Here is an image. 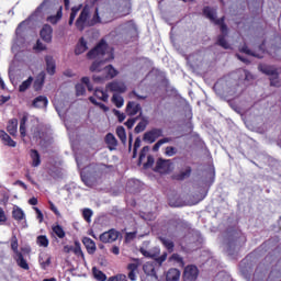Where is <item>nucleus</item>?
Returning a JSON list of instances; mask_svg holds the SVG:
<instances>
[{"mask_svg": "<svg viewBox=\"0 0 281 281\" xmlns=\"http://www.w3.org/2000/svg\"><path fill=\"white\" fill-rule=\"evenodd\" d=\"M203 14L211 21V23L220 25V30L222 34H224L218 36L217 45L224 49H229V43H227V40H225V36H227V25H225V18L216 19V10L210 7H205L203 9Z\"/></svg>", "mask_w": 281, "mask_h": 281, "instance_id": "1", "label": "nucleus"}, {"mask_svg": "<svg viewBox=\"0 0 281 281\" xmlns=\"http://www.w3.org/2000/svg\"><path fill=\"white\" fill-rule=\"evenodd\" d=\"M90 71L103 72V76L94 75L92 77L93 81L98 83H102L104 82V80H110L111 78H115V76H117V71L115 68H113V66L111 65L104 66V60L94 61L90 67Z\"/></svg>", "mask_w": 281, "mask_h": 281, "instance_id": "2", "label": "nucleus"}, {"mask_svg": "<svg viewBox=\"0 0 281 281\" xmlns=\"http://www.w3.org/2000/svg\"><path fill=\"white\" fill-rule=\"evenodd\" d=\"M87 57L90 59L93 58H103V60H113L115 57L113 56V48L109 47L106 42L101 41L93 49H91Z\"/></svg>", "mask_w": 281, "mask_h": 281, "instance_id": "3", "label": "nucleus"}, {"mask_svg": "<svg viewBox=\"0 0 281 281\" xmlns=\"http://www.w3.org/2000/svg\"><path fill=\"white\" fill-rule=\"evenodd\" d=\"M258 69L259 71H261V74L270 77L271 87H280V81L278 80V78H280L281 68L261 64L258 66Z\"/></svg>", "mask_w": 281, "mask_h": 281, "instance_id": "4", "label": "nucleus"}, {"mask_svg": "<svg viewBox=\"0 0 281 281\" xmlns=\"http://www.w3.org/2000/svg\"><path fill=\"white\" fill-rule=\"evenodd\" d=\"M75 25L80 32H82V30L86 27H92V25H95V23H93V16L90 19L89 8L85 7L81 10L77 21L75 22Z\"/></svg>", "mask_w": 281, "mask_h": 281, "instance_id": "5", "label": "nucleus"}, {"mask_svg": "<svg viewBox=\"0 0 281 281\" xmlns=\"http://www.w3.org/2000/svg\"><path fill=\"white\" fill-rule=\"evenodd\" d=\"M113 21V14L111 11L106 8H97L93 14V21L94 25H98V23H111Z\"/></svg>", "mask_w": 281, "mask_h": 281, "instance_id": "6", "label": "nucleus"}, {"mask_svg": "<svg viewBox=\"0 0 281 281\" xmlns=\"http://www.w3.org/2000/svg\"><path fill=\"white\" fill-rule=\"evenodd\" d=\"M121 30L125 38H135V36H137V25H135L133 21L121 25Z\"/></svg>", "mask_w": 281, "mask_h": 281, "instance_id": "7", "label": "nucleus"}, {"mask_svg": "<svg viewBox=\"0 0 281 281\" xmlns=\"http://www.w3.org/2000/svg\"><path fill=\"white\" fill-rule=\"evenodd\" d=\"M164 135V131L160 128H153L144 134L143 139L147 142V144H155L159 137Z\"/></svg>", "mask_w": 281, "mask_h": 281, "instance_id": "8", "label": "nucleus"}, {"mask_svg": "<svg viewBox=\"0 0 281 281\" xmlns=\"http://www.w3.org/2000/svg\"><path fill=\"white\" fill-rule=\"evenodd\" d=\"M117 238H120V232H117L115 228L104 232L99 237L101 243H104V244L115 243V240H117Z\"/></svg>", "mask_w": 281, "mask_h": 281, "instance_id": "9", "label": "nucleus"}, {"mask_svg": "<svg viewBox=\"0 0 281 281\" xmlns=\"http://www.w3.org/2000/svg\"><path fill=\"white\" fill-rule=\"evenodd\" d=\"M155 170L160 175H166L172 170V162L170 160L159 158L156 162Z\"/></svg>", "mask_w": 281, "mask_h": 281, "instance_id": "10", "label": "nucleus"}, {"mask_svg": "<svg viewBox=\"0 0 281 281\" xmlns=\"http://www.w3.org/2000/svg\"><path fill=\"white\" fill-rule=\"evenodd\" d=\"M97 170H98V168L95 167V165H90L81 171V180L88 187H91V175H94V172H97Z\"/></svg>", "mask_w": 281, "mask_h": 281, "instance_id": "11", "label": "nucleus"}, {"mask_svg": "<svg viewBox=\"0 0 281 281\" xmlns=\"http://www.w3.org/2000/svg\"><path fill=\"white\" fill-rule=\"evenodd\" d=\"M105 89L113 93H126V83L124 81H112L106 85Z\"/></svg>", "mask_w": 281, "mask_h": 281, "instance_id": "12", "label": "nucleus"}, {"mask_svg": "<svg viewBox=\"0 0 281 281\" xmlns=\"http://www.w3.org/2000/svg\"><path fill=\"white\" fill-rule=\"evenodd\" d=\"M183 276L184 280L194 281L199 278V268L196 266H187Z\"/></svg>", "mask_w": 281, "mask_h": 281, "instance_id": "13", "label": "nucleus"}, {"mask_svg": "<svg viewBox=\"0 0 281 281\" xmlns=\"http://www.w3.org/2000/svg\"><path fill=\"white\" fill-rule=\"evenodd\" d=\"M12 217L14 221H18V223H21L23 221V227H27V221L25 220V212L23 209L19 206H14L12 210Z\"/></svg>", "mask_w": 281, "mask_h": 281, "instance_id": "14", "label": "nucleus"}, {"mask_svg": "<svg viewBox=\"0 0 281 281\" xmlns=\"http://www.w3.org/2000/svg\"><path fill=\"white\" fill-rule=\"evenodd\" d=\"M54 29L49 24H45L41 30V38L45 41V43H52V34Z\"/></svg>", "mask_w": 281, "mask_h": 281, "instance_id": "15", "label": "nucleus"}, {"mask_svg": "<svg viewBox=\"0 0 281 281\" xmlns=\"http://www.w3.org/2000/svg\"><path fill=\"white\" fill-rule=\"evenodd\" d=\"M239 52H241L243 54H247V56H254V58H262V54H265V48L260 46L259 52H254L247 46H243Z\"/></svg>", "mask_w": 281, "mask_h": 281, "instance_id": "16", "label": "nucleus"}, {"mask_svg": "<svg viewBox=\"0 0 281 281\" xmlns=\"http://www.w3.org/2000/svg\"><path fill=\"white\" fill-rule=\"evenodd\" d=\"M0 139L3 142L4 146H10V148H16V142L5 133V131H0Z\"/></svg>", "mask_w": 281, "mask_h": 281, "instance_id": "17", "label": "nucleus"}, {"mask_svg": "<svg viewBox=\"0 0 281 281\" xmlns=\"http://www.w3.org/2000/svg\"><path fill=\"white\" fill-rule=\"evenodd\" d=\"M46 71L49 74V76H54L56 74V60H54V57L46 56Z\"/></svg>", "mask_w": 281, "mask_h": 281, "instance_id": "18", "label": "nucleus"}, {"mask_svg": "<svg viewBox=\"0 0 281 281\" xmlns=\"http://www.w3.org/2000/svg\"><path fill=\"white\" fill-rule=\"evenodd\" d=\"M14 260L21 269H24V271H30V265L27 263V260L23 257V254L20 252L18 255H14Z\"/></svg>", "mask_w": 281, "mask_h": 281, "instance_id": "19", "label": "nucleus"}, {"mask_svg": "<svg viewBox=\"0 0 281 281\" xmlns=\"http://www.w3.org/2000/svg\"><path fill=\"white\" fill-rule=\"evenodd\" d=\"M105 144L108 145L109 150L117 149V138L112 133L105 135Z\"/></svg>", "mask_w": 281, "mask_h": 281, "instance_id": "20", "label": "nucleus"}, {"mask_svg": "<svg viewBox=\"0 0 281 281\" xmlns=\"http://www.w3.org/2000/svg\"><path fill=\"white\" fill-rule=\"evenodd\" d=\"M7 131L13 137L19 133V121L16 119H11L8 123Z\"/></svg>", "mask_w": 281, "mask_h": 281, "instance_id": "21", "label": "nucleus"}, {"mask_svg": "<svg viewBox=\"0 0 281 281\" xmlns=\"http://www.w3.org/2000/svg\"><path fill=\"white\" fill-rule=\"evenodd\" d=\"M142 111V105L139 103H135L133 101H130L126 105V113L130 115H137Z\"/></svg>", "mask_w": 281, "mask_h": 281, "instance_id": "22", "label": "nucleus"}, {"mask_svg": "<svg viewBox=\"0 0 281 281\" xmlns=\"http://www.w3.org/2000/svg\"><path fill=\"white\" fill-rule=\"evenodd\" d=\"M143 270L144 273H146V276H150L151 278H155L157 280V271L155 270V263L154 262H146L143 266Z\"/></svg>", "mask_w": 281, "mask_h": 281, "instance_id": "23", "label": "nucleus"}, {"mask_svg": "<svg viewBox=\"0 0 281 281\" xmlns=\"http://www.w3.org/2000/svg\"><path fill=\"white\" fill-rule=\"evenodd\" d=\"M30 157H31V166L33 168H38L41 166V154H38V150L31 149L30 150Z\"/></svg>", "mask_w": 281, "mask_h": 281, "instance_id": "24", "label": "nucleus"}, {"mask_svg": "<svg viewBox=\"0 0 281 281\" xmlns=\"http://www.w3.org/2000/svg\"><path fill=\"white\" fill-rule=\"evenodd\" d=\"M82 243L88 251V254H90V256H92V254H95V241H93V239L89 238V237H83Z\"/></svg>", "mask_w": 281, "mask_h": 281, "instance_id": "25", "label": "nucleus"}, {"mask_svg": "<svg viewBox=\"0 0 281 281\" xmlns=\"http://www.w3.org/2000/svg\"><path fill=\"white\" fill-rule=\"evenodd\" d=\"M38 263L41 269H43L45 271V269H47V267H49V265H52V257L47 254H42L38 257Z\"/></svg>", "mask_w": 281, "mask_h": 281, "instance_id": "26", "label": "nucleus"}, {"mask_svg": "<svg viewBox=\"0 0 281 281\" xmlns=\"http://www.w3.org/2000/svg\"><path fill=\"white\" fill-rule=\"evenodd\" d=\"M47 104H48V101H47V97L45 95L36 97L33 101V106L35 109H45Z\"/></svg>", "mask_w": 281, "mask_h": 281, "instance_id": "27", "label": "nucleus"}, {"mask_svg": "<svg viewBox=\"0 0 281 281\" xmlns=\"http://www.w3.org/2000/svg\"><path fill=\"white\" fill-rule=\"evenodd\" d=\"M43 85H45V71H42L37 75L33 85L34 90L41 91V89H43Z\"/></svg>", "mask_w": 281, "mask_h": 281, "instance_id": "28", "label": "nucleus"}, {"mask_svg": "<svg viewBox=\"0 0 281 281\" xmlns=\"http://www.w3.org/2000/svg\"><path fill=\"white\" fill-rule=\"evenodd\" d=\"M237 75L245 76V79H244L245 85H249V82H254V80L256 79V77H254V75L246 69L237 70Z\"/></svg>", "mask_w": 281, "mask_h": 281, "instance_id": "29", "label": "nucleus"}, {"mask_svg": "<svg viewBox=\"0 0 281 281\" xmlns=\"http://www.w3.org/2000/svg\"><path fill=\"white\" fill-rule=\"evenodd\" d=\"M181 278V272L177 268H171L167 272V281H178Z\"/></svg>", "mask_w": 281, "mask_h": 281, "instance_id": "30", "label": "nucleus"}, {"mask_svg": "<svg viewBox=\"0 0 281 281\" xmlns=\"http://www.w3.org/2000/svg\"><path fill=\"white\" fill-rule=\"evenodd\" d=\"M82 10V4L71 8L68 25H74V21H76V16H78V12Z\"/></svg>", "mask_w": 281, "mask_h": 281, "instance_id": "31", "label": "nucleus"}, {"mask_svg": "<svg viewBox=\"0 0 281 281\" xmlns=\"http://www.w3.org/2000/svg\"><path fill=\"white\" fill-rule=\"evenodd\" d=\"M89 47H87V43L85 42V38H81L75 49L76 56H80V54H85Z\"/></svg>", "mask_w": 281, "mask_h": 281, "instance_id": "32", "label": "nucleus"}, {"mask_svg": "<svg viewBox=\"0 0 281 281\" xmlns=\"http://www.w3.org/2000/svg\"><path fill=\"white\" fill-rule=\"evenodd\" d=\"M112 102L117 109H122V106H124V98L119 93L113 94Z\"/></svg>", "mask_w": 281, "mask_h": 281, "instance_id": "33", "label": "nucleus"}, {"mask_svg": "<svg viewBox=\"0 0 281 281\" xmlns=\"http://www.w3.org/2000/svg\"><path fill=\"white\" fill-rule=\"evenodd\" d=\"M190 175H192V168L186 167L184 170L180 171V173L176 176V179H178V181H183V179H188Z\"/></svg>", "mask_w": 281, "mask_h": 281, "instance_id": "34", "label": "nucleus"}, {"mask_svg": "<svg viewBox=\"0 0 281 281\" xmlns=\"http://www.w3.org/2000/svg\"><path fill=\"white\" fill-rule=\"evenodd\" d=\"M63 19V7H59L56 15H50L48 18L49 23H52L53 25H56V23L59 22V20Z\"/></svg>", "mask_w": 281, "mask_h": 281, "instance_id": "35", "label": "nucleus"}, {"mask_svg": "<svg viewBox=\"0 0 281 281\" xmlns=\"http://www.w3.org/2000/svg\"><path fill=\"white\" fill-rule=\"evenodd\" d=\"M92 274L98 281H106V274L95 267L92 268Z\"/></svg>", "mask_w": 281, "mask_h": 281, "instance_id": "36", "label": "nucleus"}, {"mask_svg": "<svg viewBox=\"0 0 281 281\" xmlns=\"http://www.w3.org/2000/svg\"><path fill=\"white\" fill-rule=\"evenodd\" d=\"M32 82H34V78L33 77H29L25 81L22 82V85L19 87V91L21 93H24V91L26 89H30V87H32Z\"/></svg>", "mask_w": 281, "mask_h": 281, "instance_id": "37", "label": "nucleus"}, {"mask_svg": "<svg viewBox=\"0 0 281 281\" xmlns=\"http://www.w3.org/2000/svg\"><path fill=\"white\" fill-rule=\"evenodd\" d=\"M116 135L121 139L122 144H126V130L124 126L116 127Z\"/></svg>", "mask_w": 281, "mask_h": 281, "instance_id": "38", "label": "nucleus"}, {"mask_svg": "<svg viewBox=\"0 0 281 281\" xmlns=\"http://www.w3.org/2000/svg\"><path fill=\"white\" fill-rule=\"evenodd\" d=\"M94 95L99 100H102V102H109V94L105 91L101 90V89H95Z\"/></svg>", "mask_w": 281, "mask_h": 281, "instance_id": "39", "label": "nucleus"}, {"mask_svg": "<svg viewBox=\"0 0 281 281\" xmlns=\"http://www.w3.org/2000/svg\"><path fill=\"white\" fill-rule=\"evenodd\" d=\"M146 126H148V120L143 119L134 128L135 133H144L146 131Z\"/></svg>", "mask_w": 281, "mask_h": 281, "instance_id": "40", "label": "nucleus"}, {"mask_svg": "<svg viewBox=\"0 0 281 281\" xmlns=\"http://www.w3.org/2000/svg\"><path fill=\"white\" fill-rule=\"evenodd\" d=\"M27 123V114H24L20 121V135L21 137H25V124Z\"/></svg>", "mask_w": 281, "mask_h": 281, "instance_id": "41", "label": "nucleus"}, {"mask_svg": "<svg viewBox=\"0 0 281 281\" xmlns=\"http://www.w3.org/2000/svg\"><path fill=\"white\" fill-rule=\"evenodd\" d=\"M36 243L40 247H49V239L45 235H40Z\"/></svg>", "mask_w": 281, "mask_h": 281, "instance_id": "42", "label": "nucleus"}, {"mask_svg": "<svg viewBox=\"0 0 281 281\" xmlns=\"http://www.w3.org/2000/svg\"><path fill=\"white\" fill-rule=\"evenodd\" d=\"M128 97L132 99L135 98L136 100H146L148 98V94L139 93V92H137V90H134V91L130 92Z\"/></svg>", "mask_w": 281, "mask_h": 281, "instance_id": "43", "label": "nucleus"}, {"mask_svg": "<svg viewBox=\"0 0 281 281\" xmlns=\"http://www.w3.org/2000/svg\"><path fill=\"white\" fill-rule=\"evenodd\" d=\"M156 251L155 252H150L144 248H140V254H143V256H145V258H156L159 256V248H155Z\"/></svg>", "mask_w": 281, "mask_h": 281, "instance_id": "44", "label": "nucleus"}, {"mask_svg": "<svg viewBox=\"0 0 281 281\" xmlns=\"http://www.w3.org/2000/svg\"><path fill=\"white\" fill-rule=\"evenodd\" d=\"M160 241L166 247V249H168V251H172V249H175V243H172V240H170L166 237H161Z\"/></svg>", "mask_w": 281, "mask_h": 281, "instance_id": "45", "label": "nucleus"}, {"mask_svg": "<svg viewBox=\"0 0 281 281\" xmlns=\"http://www.w3.org/2000/svg\"><path fill=\"white\" fill-rule=\"evenodd\" d=\"M53 232L57 238H65V229H63V226L60 225L53 226Z\"/></svg>", "mask_w": 281, "mask_h": 281, "instance_id": "46", "label": "nucleus"}, {"mask_svg": "<svg viewBox=\"0 0 281 281\" xmlns=\"http://www.w3.org/2000/svg\"><path fill=\"white\" fill-rule=\"evenodd\" d=\"M172 139L170 138H162L159 139L153 147L154 153H157V150H159V148H161V146H164V144H169V142H171Z\"/></svg>", "mask_w": 281, "mask_h": 281, "instance_id": "47", "label": "nucleus"}, {"mask_svg": "<svg viewBox=\"0 0 281 281\" xmlns=\"http://www.w3.org/2000/svg\"><path fill=\"white\" fill-rule=\"evenodd\" d=\"M11 249L13 250L14 256H18V254H21V251H19V239H16V236H14L12 239Z\"/></svg>", "mask_w": 281, "mask_h": 281, "instance_id": "48", "label": "nucleus"}, {"mask_svg": "<svg viewBox=\"0 0 281 281\" xmlns=\"http://www.w3.org/2000/svg\"><path fill=\"white\" fill-rule=\"evenodd\" d=\"M82 216L85 221H87V223H91V216H93V211H91L90 209H85Z\"/></svg>", "mask_w": 281, "mask_h": 281, "instance_id": "49", "label": "nucleus"}, {"mask_svg": "<svg viewBox=\"0 0 281 281\" xmlns=\"http://www.w3.org/2000/svg\"><path fill=\"white\" fill-rule=\"evenodd\" d=\"M89 100L92 104H95V106H100V109H102V111H105V112L109 111V108L106 105H104L103 103H98V101H95V98L90 97Z\"/></svg>", "mask_w": 281, "mask_h": 281, "instance_id": "50", "label": "nucleus"}, {"mask_svg": "<svg viewBox=\"0 0 281 281\" xmlns=\"http://www.w3.org/2000/svg\"><path fill=\"white\" fill-rule=\"evenodd\" d=\"M171 260H175L176 262H179L180 267H183V257L179 254H173L171 256Z\"/></svg>", "mask_w": 281, "mask_h": 281, "instance_id": "51", "label": "nucleus"}, {"mask_svg": "<svg viewBox=\"0 0 281 281\" xmlns=\"http://www.w3.org/2000/svg\"><path fill=\"white\" fill-rule=\"evenodd\" d=\"M76 91H77V95H85L86 93L85 85L78 83L76 86Z\"/></svg>", "mask_w": 281, "mask_h": 281, "instance_id": "52", "label": "nucleus"}, {"mask_svg": "<svg viewBox=\"0 0 281 281\" xmlns=\"http://www.w3.org/2000/svg\"><path fill=\"white\" fill-rule=\"evenodd\" d=\"M165 155H167V157H173V155H177V149L175 147H167Z\"/></svg>", "mask_w": 281, "mask_h": 281, "instance_id": "53", "label": "nucleus"}, {"mask_svg": "<svg viewBox=\"0 0 281 281\" xmlns=\"http://www.w3.org/2000/svg\"><path fill=\"white\" fill-rule=\"evenodd\" d=\"M114 114L119 119V122H124L126 120V114L121 113L120 110H114Z\"/></svg>", "mask_w": 281, "mask_h": 281, "instance_id": "54", "label": "nucleus"}, {"mask_svg": "<svg viewBox=\"0 0 281 281\" xmlns=\"http://www.w3.org/2000/svg\"><path fill=\"white\" fill-rule=\"evenodd\" d=\"M166 258H168V254L164 252L160 257H156L155 260L158 265H164V262H166Z\"/></svg>", "mask_w": 281, "mask_h": 281, "instance_id": "55", "label": "nucleus"}, {"mask_svg": "<svg viewBox=\"0 0 281 281\" xmlns=\"http://www.w3.org/2000/svg\"><path fill=\"white\" fill-rule=\"evenodd\" d=\"M137 120H139V117L127 120L125 122V126H127V128H133V126H135V122H137Z\"/></svg>", "mask_w": 281, "mask_h": 281, "instance_id": "56", "label": "nucleus"}, {"mask_svg": "<svg viewBox=\"0 0 281 281\" xmlns=\"http://www.w3.org/2000/svg\"><path fill=\"white\" fill-rule=\"evenodd\" d=\"M48 203H49V209L52 210V212H54V214H56V216H60V211H58V209L56 207L54 202L49 201Z\"/></svg>", "mask_w": 281, "mask_h": 281, "instance_id": "57", "label": "nucleus"}, {"mask_svg": "<svg viewBox=\"0 0 281 281\" xmlns=\"http://www.w3.org/2000/svg\"><path fill=\"white\" fill-rule=\"evenodd\" d=\"M81 81H82L83 85H86V87L88 88L89 91H92V90H93V87H91L89 77H83V78L81 79Z\"/></svg>", "mask_w": 281, "mask_h": 281, "instance_id": "58", "label": "nucleus"}, {"mask_svg": "<svg viewBox=\"0 0 281 281\" xmlns=\"http://www.w3.org/2000/svg\"><path fill=\"white\" fill-rule=\"evenodd\" d=\"M148 150H150V148L148 146L143 147V149L139 154V161H142V159L146 158V153H148Z\"/></svg>", "mask_w": 281, "mask_h": 281, "instance_id": "59", "label": "nucleus"}, {"mask_svg": "<svg viewBox=\"0 0 281 281\" xmlns=\"http://www.w3.org/2000/svg\"><path fill=\"white\" fill-rule=\"evenodd\" d=\"M153 164H155V158H153V156H148L147 162L144 166L145 168H150Z\"/></svg>", "mask_w": 281, "mask_h": 281, "instance_id": "60", "label": "nucleus"}, {"mask_svg": "<svg viewBox=\"0 0 281 281\" xmlns=\"http://www.w3.org/2000/svg\"><path fill=\"white\" fill-rule=\"evenodd\" d=\"M8 221V217L5 216V211L0 207V223H5Z\"/></svg>", "mask_w": 281, "mask_h": 281, "instance_id": "61", "label": "nucleus"}, {"mask_svg": "<svg viewBox=\"0 0 281 281\" xmlns=\"http://www.w3.org/2000/svg\"><path fill=\"white\" fill-rule=\"evenodd\" d=\"M34 210L37 215V220L40 221V223H43V212H41L38 207H34Z\"/></svg>", "mask_w": 281, "mask_h": 281, "instance_id": "62", "label": "nucleus"}, {"mask_svg": "<svg viewBox=\"0 0 281 281\" xmlns=\"http://www.w3.org/2000/svg\"><path fill=\"white\" fill-rule=\"evenodd\" d=\"M35 48L40 49V52H43L46 47L43 45L41 41H37Z\"/></svg>", "mask_w": 281, "mask_h": 281, "instance_id": "63", "label": "nucleus"}, {"mask_svg": "<svg viewBox=\"0 0 281 281\" xmlns=\"http://www.w3.org/2000/svg\"><path fill=\"white\" fill-rule=\"evenodd\" d=\"M128 271H137V263H130L127 266Z\"/></svg>", "mask_w": 281, "mask_h": 281, "instance_id": "64", "label": "nucleus"}]
</instances>
